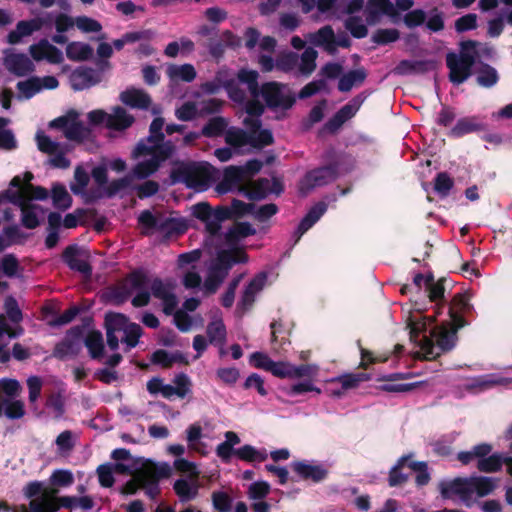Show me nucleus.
I'll use <instances>...</instances> for the list:
<instances>
[{"label": "nucleus", "mask_w": 512, "mask_h": 512, "mask_svg": "<svg viewBox=\"0 0 512 512\" xmlns=\"http://www.w3.org/2000/svg\"><path fill=\"white\" fill-rule=\"evenodd\" d=\"M167 75L172 82H192L196 78V70L191 64L170 65L167 68Z\"/></svg>", "instance_id": "37"}, {"label": "nucleus", "mask_w": 512, "mask_h": 512, "mask_svg": "<svg viewBox=\"0 0 512 512\" xmlns=\"http://www.w3.org/2000/svg\"><path fill=\"white\" fill-rule=\"evenodd\" d=\"M409 456H403L399 459L398 463L391 469L389 475V484L396 486L406 481L407 476L400 472V469L405 465L408 466Z\"/></svg>", "instance_id": "59"}, {"label": "nucleus", "mask_w": 512, "mask_h": 512, "mask_svg": "<svg viewBox=\"0 0 512 512\" xmlns=\"http://www.w3.org/2000/svg\"><path fill=\"white\" fill-rule=\"evenodd\" d=\"M66 56L74 62L89 60L93 56V48L85 42L72 41L65 48Z\"/></svg>", "instance_id": "28"}, {"label": "nucleus", "mask_w": 512, "mask_h": 512, "mask_svg": "<svg viewBox=\"0 0 512 512\" xmlns=\"http://www.w3.org/2000/svg\"><path fill=\"white\" fill-rule=\"evenodd\" d=\"M491 452V447L487 444H480L475 447L471 451L461 452L458 454V460L463 464H469L473 460L479 459V457L487 456Z\"/></svg>", "instance_id": "49"}, {"label": "nucleus", "mask_w": 512, "mask_h": 512, "mask_svg": "<svg viewBox=\"0 0 512 512\" xmlns=\"http://www.w3.org/2000/svg\"><path fill=\"white\" fill-rule=\"evenodd\" d=\"M120 100L131 107L145 109L151 103V99L143 90L129 88L120 94Z\"/></svg>", "instance_id": "29"}, {"label": "nucleus", "mask_w": 512, "mask_h": 512, "mask_svg": "<svg viewBox=\"0 0 512 512\" xmlns=\"http://www.w3.org/2000/svg\"><path fill=\"white\" fill-rule=\"evenodd\" d=\"M36 142L39 150L50 156L48 164L55 168H68L70 161L66 158L68 148L56 141H53L49 136L43 132L36 134Z\"/></svg>", "instance_id": "11"}, {"label": "nucleus", "mask_w": 512, "mask_h": 512, "mask_svg": "<svg viewBox=\"0 0 512 512\" xmlns=\"http://www.w3.org/2000/svg\"><path fill=\"white\" fill-rule=\"evenodd\" d=\"M174 396L184 398L191 392L192 381L190 377L184 373L178 374L173 379Z\"/></svg>", "instance_id": "48"}, {"label": "nucleus", "mask_w": 512, "mask_h": 512, "mask_svg": "<svg viewBox=\"0 0 512 512\" xmlns=\"http://www.w3.org/2000/svg\"><path fill=\"white\" fill-rule=\"evenodd\" d=\"M53 205L59 209H68L71 206L72 199L63 185L55 184L52 188Z\"/></svg>", "instance_id": "46"}, {"label": "nucleus", "mask_w": 512, "mask_h": 512, "mask_svg": "<svg viewBox=\"0 0 512 512\" xmlns=\"http://www.w3.org/2000/svg\"><path fill=\"white\" fill-rule=\"evenodd\" d=\"M475 42L468 41L462 44L459 54L450 53L447 55V66L450 70V80L455 84L463 83L469 76L475 62Z\"/></svg>", "instance_id": "7"}, {"label": "nucleus", "mask_w": 512, "mask_h": 512, "mask_svg": "<svg viewBox=\"0 0 512 512\" xmlns=\"http://www.w3.org/2000/svg\"><path fill=\"white\" fill-rule=\"evenodd\" d=\"M113 472L127 473L130 472L128 465L124 463H117L112 467L102 465L98 468L97 473L99 482L104 487H111L114 483Z\"/></svg>", "instance_id": "39"}, {"label": "nucleus", "mask_w": 512, "mask_h": 512, "mask_svg": "<svg viewBox=\"0 0 512 512\" xmlns=\"http://www.w3.org/2000/svg\"><path fill=\"white\" fill-rule=\"evenodd\" d=\"M163 126V119H154L150 125V135L133 150L132 157L137 160V164L132 170V176L138 179L149 177L173 154L172 143L164 142Z\"/></svg>", "instance_id": "4"}, {"label": "nucleus", "mask_w": 512, "mask_h": 512, "mask_svg": "<svg viewBox=\"0 0 512 512\" xmlns=\"http://www.w3.org/2000/svg\"><path fill=\"white\" fill-rule=\"evenodd\" d=\"M16 333L12 331L7 322L3 319L0 320V361L7 362L10 359L9 351L5 349L11 338L15 337Z\"/></svg>", "instance_id": "44"}, {"label": "nucleus", "mask_w": 512, "mask_h": 512, "mask_svg": "<svg viewBox=\"0 0 512 512\" xmlns=\"http://www.w3.org/2000/svg\"><path fill=\"white\" fill-rule=\"evenodd\" d=\"M476 488H478V497H485L492 493L498 486L496 479L491 477H475Z\"/></svg>", "instance_id": "61"}, {"label": "nucleus", "mask_w": 512, "mask_h": 512, "mask_svg": "<svg viewBox=\"0 0 512 512\" xmlns=\"http://www.w3.org/2000/svg\"><path fill=\"white\" fill-rule=\"evenodd\" d=\"M29 53L38 62L45 60L50 64H60L64 61L62 51L45 39L31 45Z\"/></svg>", "instance_id": "17"}, {"label": "nucleus", "mask_w": 512, "mask_h": 512, "mask_svg": "<svg viewBox=\"0 0 512 512\" xmlns=\"http://www.w3.org/2000/svg\"><path fill=\"white\" fill-rule=\"evenodd\" d=\"M4 66L16 76H24L34 71V64L30 58L21 53L7 52L4 57Z\"/></svg>", "instance_id": "20"}, {"label": "nucleus", "mask_w": 512, "mask_h": 512, "mask_svg": "<svg viewBox=\"0 0 512 512\" xmlns=\"http://www.w3.org/2000/svg\"><path fill=\"white\" fill-rule=\"evenodd\" d=\"M50 480L55 486L67 487L74 482V477L70 470L59 469L52 473Z\"/></svg>", "instance_id": "64"}, {"label": "nucleus", "mask_w": 512, "mask_h": 512, "mask_svg": "<svg viewBox=\"0 0 512 512\" xmlns=\"http://www.w3.org/2000/svg\"><path fill=\"white\" fill-rule=\"evenodd\" d=\"M226 126L227 123L223 118L215 117L210 119L203 127L202 134L208 137L219 136L225 130Z\"/></svg>", "instance_id": "57"}, {"label": "nucleus", "mask_w": 512, "mask_h": 512, "mask_svg": "<svg viewBox=\"0 0 512 512\" xmlns=\"http://www.w3.org/2000/svg\"><path fill=\"white\" fill-rule=\"evenodd\" d=\"M63 257L71 269L80 272L84 276L91 274V267L88 263V254L86 251L70 246L65 250Z\"/></svg>", "instance_id": "21"}, {"label": "nucleus", "mask_w": 512, "mask_h": 512, "mask_svg": "<svg viewBox=\"0 0 512 512\" xmlns=\"http://www.w3.org/2000/svg\"><path fill=\"white\" fill-rule=\"evenodd\" d=\"M233 212L227 208L218 207L212 209L209 204L201 202L191 207V214L204 224L205 230L210 235H215L221 228V223Z\"/></svg>", "instance_id": "9"}, {"label": "nucleus", "mask_w": 512, "mask_h": 512, "mask_svg": "<svg viewBox=\"0 0 512 512\" xmlns=\"http://www.w3.org/2000/svg\"><path fill=\"white\" fill-rule=\"evenodd\" d=\"M134 122V117L126 109L116 106L109 113L108 129L123 131L129 128Z\"/></svg>", "instance_id": "25"}, {"label": "nucleus", "mask_w": 512, "mask_h": 512, "mask_svg": "<svg viewBox=\"0 0 512 512\" xmlns=\"http://www.w3.org/2000/svg\"><path fill=\"white\" fill-rule=\"evenodd\" d=\"M511 381L495 374L482 375L472 379L469 388L476 391H483L497 385L507 386Z\"/></svg>", "instance_id": "36"}, {"label": "nucleus", "mask_w": 512, "mask_h": 512, "mask_svg": "<svg viewBox=\"0 0 512 512\" xmlns=\"http://www.w3.org/2000/svg\"><path fill=\"white\" fill-rule=\"evenodd\" d=\"M75 26L82 33H98L102 30V25L97 20L90 18L88 16H78L76 17Z\"/></svg>", "instance_id": "54"}, {"label": "nucleus", "mask_w": 512, "mask_h": 512, "mask_svg": "<svg viewBox=\"0 0 512 512\" xmlns=\"http://www.w3.org/2000/svg\"><path fill=\"white\" fill-rule=\"evenodd\" d=\"M469 308L468 298L465 295H456L448 310L449 319L441 325H434L439 314L434 311V315L424 316L423 309L415 304V312L409 311L405 319L410 341L414 344L413 355L432 359L452 349L457 341L458 329L466 324L460 313Z\"/></svg>", "instance_id": "2"}, {"label": "nucleus", "mask_w": 512, "mask_h": 512, "mask_svg": "<svg viewBox=\"0 0 512 512\" xmlns=\"http://www.w3.org/2000/svg\"><path fill=\"white\" fill-rule=\"evenodd\" d=\"M299 58L297 54L288 52L280 55L276 62V68L288 72L294 70L298 66Z\"/></svg>", "instance_id": "63"}, {"label": "nucleus", "mask_w": 512, "mask_h": 512, "mask_svg": "<svg viewBox=\"0 0 512 512\" xmlns=\"http://www.w3.org/2000/svg\"><path fill=\"white\" fill-rule=\"evenodd\" d=\"M207 335L212 344H223L226 337V329L220 317H215L207 326Z\"/></svg>", "instance_id": "43"}, {"label": "nucleus", "mask_w": 512, "mask_h": 512, "mask_svg": "<svg viewBox=\"0 0 512 512\" xmlns=\"http://www.w3.org/2000/svg\"><path fill=\"white\" fill-rule=\"evenodd\" d=\"M198 478H181L174 484V490L181 501H190L198 494Z\"/></svg>", "instance_id": "31"}, {"label": "nucleus", "mask_w": 512, "mask_h": 512, "mask_svg": "<svg viewBox=\"0 0 512 512\" xmlns=\"http://www.w3.org/2000/svg\"><path fill=\"white\" fill-rule=\"evenodd\" d=\"M498 81L497 71L491 66H483L477 74V82L483 87H491Z\"/></svg>", "instance_id": "56"}, {"label": "nucleus", "mask_w": 512, "mask_h": 512, "mask_svg": "<svg viewBox=\"0 0 512 512\" xmlns=\"http://www.w3.org/2000/svg\"><path fill=\"white\" fill-rule=\"evenodd\" d=\"M325 211L326 205L322 202L313 206L298 226L297 232L299 233V237L310 229L321 218Z\"/></svg>", "instance_id": "40"}, {"label": "nucleus", "mask_w": 512, "mask_h": 512, "mask_svg": "<svg viewBox=\"0 0 512 512\" xmlns=\"http://www.w3.org/2000/svg\"><path fill=\"white\" fill-rule=\"evenodd\" d=\"M50 127L63 129L66 138L73 141H83L91 134L90 128L78 120V113L74 111L54 119L50 122Z\"/></svg>", "instance_id": "12"}, {"label": "nucleus", "mask_w": 512, "mask_h": 512, "mask_svg": "<svg viewBox=\"0 0 512 512\" xmlns=\"http://www.w3.org/2000/svg\"><path fill=\"white\" fill-rule=\"evenodd\" d=\"M232 212L236 216L252 215L259 221H265L277 212L275 204H266L261 207H256L252 204L244 203L240 200L232 202Z\"/></svg>", "instance_id": "18"}, {"label": "nucleus", "mask_w": 512, "mask_h": 512, "mask_svg": "<svg viewBox=\"0 0 512 512\" xmlns=\"http://www.w3.org/2000/svg\"><path fill=\"white\" fill-rule=\"evenodd\" d=\"M89 182L88 173L81 167L78 166L74 172V181L71 183L70 188L74 194L84 193L86 186Z\"/></svg>", "instance_id": "52"}, {"label": "nucleus", "mask_w": 512, "mask_h": 512, "mask_svg": "<svg viewBox=\"0 0 512 512\" xmlns=\"http://www.w3.org/2000/svg\"><path fill=\"white\" fill-rule=\"evenodd\" d=\"M147 390L151 394H161L164 398H171L174 396L173 385L166 384L160 378H153L147 383Z\"/></svg>", "instance_id": "50"}, {"label": "nucleus", "mask_w": 512, "mask_h": 512, "mask_svg": "<svg viewBox=\"0 0 512 512\" xmlns=\"http://www.w3.org/2000/svg\"><path fill=\"white\" fill-rule=\"evenodd\" d=\"M317 52L313 48H307L298 61V71L302 75H310L316 68Z\"/></svg>", "instance_id": "45"}, {"label": "nucleus", "mask_w": 512, "mask_h": 512, "mask_svg": "<svg viewBox=\"0 0 512 512\" xmlns=\"http://www.w3.org/2000/svg\"><path fill=\"white\" fill-rule=\"evenodd\" d=\"M210 427L211 423L205 421L203 426L200 423H193L186 429V440L192 451L201 455H207L211 451V446L202 441V437H208V434H203V431Z\"/></svg>", "instance_id": "19"}, {"label": "nucleus", "mask_w": 512, "mask_h": 512, "mask_svg": "<svg viewBox=\"0 0 512 512\" xmlns=\"http://www.w3.org/2000/svg\"><path fill=\"white\" fill-rule=\"evenodd\" d=\"M191 226V221L186 218L168 217L162 219V223L160 224V232L169 236L174 234L178 235L187 231V229Z\"/></svg>", "instance_id": "34"}, {"label": "nucleus", "mask_w": 512, "mask_h": 512, "mask_svg": "<svg viewBox=\"0 0 512 512\" xmlns=\"http://www.w3.org/2000/svg\"><path fill=\"white\" fill-rule=\"evenodd\" d=\"M364 78L365 73L362 70L350 71L340 78L338 88L342 92H348L353 86L360 84Z\"/></svg>", "instance_id": "47"}, {"label": "nucleus", "mask_w": 512, "mask_h": 512, "mask_svg": "<svg viewBox=\"0 0 512 512\" xmlns=\"http://www.w3.org/2000/svg\"><path fill=\"white\" fill-rule=\"evenodd\" d=\"M413 283L418 289H424L428 293L430 301L435 303L436 314H441V301L445 291L442 281L435 282L432 275L419 273L414 276Z\"/></svg>", "instance_id": "14"}, {"label": "nucleus", "mask_w": 512, "mask_h": 512, "mask_svg": "<svg viewBox=\"0 0 512 512\" xmlns=\"http://www.w3.org/2000/svg\"><path fill=\"white\" fill-rule=\"evenodd\" d=\"M270 492V485L265 481H256L249 485L247 495L250 500H263Z\"/></svg>", "instance_id": "53"}, {"label": "nucleus", "mask_w": 512, "mask_h": 512, "mask_svg": "<svg viewBox=\"0 0 512 512\" xmlns=\"http://www.w3.org/2000/svg\"><path fill=\"white\" fill-rule=\"evenodd\" d=\"M502 466L501 457L498 455L483 456L479 457L477 467L483 472H494L500 469Z\"/></svg>", "instance_id": "58"}, {"label": "nucleus", "mask_w": 512, "mask_h": 512, "mask_svg": "<svg viewBox=\"0 0 512 512\" xmlns=\"http://www.w3.org/2000/svg\"><path fill=\"white\" fill-rule=\"evenodd\" d=\"M483 129L484 124L479 117H463L459 119L455 126L451 129L450 135L453 137H462L466 134L481 131Z\"/></svg>", "instance_id": "27"}, {"label": "nucleus", "mask_w": 512, "mask_h": 512, "mask_svg": "<svg viewBox=\"0 0 512 512\" xmlns=\"http://www.w3.org/2000/svg\"><path fill=\"white\" fill-rule=\"evenodd\" d=\"M235 456L246 462H263L267 459L268 453L265 449H256L251 445H244L235 450Z\"/></svg>", "instance_id": "41"}, {"label": "nucleus", "mask_w": 512, "mask_h": 512, "mask_svg": "<svg viewBox=\"0 0 512 512\" xmlns=\"http://www.w3.org/2000/svg\"><path fill=\"white\" fill-rule=\"evenodd\" d=\"M79 329L71 330L66 339L56 347V354L59 357H66L78 353L81 348Z\"/></svg>", "instance_id": "35"}, {"label": "nucleus", "mask_w": 512, "mask_h": 512, "mask_svg": "<svg viewBox=\"0 0 512 512\" xmlns=\"http://www.w3.org/2000/svg\"><path fill=\"white\" fill-rule=\"evenodd\" d=\"M57 452L61 456H67L74 447L73 435L70 431H63L56 438Z\"/></svg>", "instance_id": "55"}, {"label": "nucleus", "mask_w": 512, "mask_h": 512, "mask_svg": "<svg viewBox=\"0 0 512 512\" xmlns=\"http://www.w3.org/2000/svg\"><path fill=\"white\" fill-rule=\"evenodd\" d=\"M100 81V74L91 68H79L70 75L71 87L78 91L90 88Z\"/></svg>", "instance_id": "23"}, {"label": "nucleus", "mask_w": 512, "mask_h": 512, "mask_svg": "<svg viewBox=\"0 0 512 512\" xmlns=\"http://www.w3.org/2000/svg\"><path fill=\"white\" fill-rule=\"evenodd\" d=\"M307 39L314 45L324 47L329 52H333L336 48L334 32L330 26H325L317 32L309 34Z\"/></svg>", "instance_id": "32"}, {"label": "nucleus", "mask_w": 512, "mask_h": 512, "mask_svg": "<svg viewBox=\"0 0 512 512\" xmlns=\"http://www.w3.org/2000/svg\"><path fill=\"white\" fill-rule=\"evenodd\" d=\"M266 283V276L264 274L257 275L254 279L251 280L249 285L246 287L239 306L246 310L248 307L252 305L254 302L255 295L260 292Z\"/></svg>", "instance_id": "33"}, {"label": "nucleus", "mask_w": 512, "mask_h": 512, "mask_svg": "<svg viewBox=\"0 0 512 512\" xmlns=\"http://www.w3.org/2000/svg\"><path fill=\"white\" fill-rule=\"evenodd\" d=\"M85 346L87 347L90 356L93 359H99L103 355L104 350V344H103V337L101 332L99 331H90L85 339H84Z\"/></svg>", "instance_id": "42"}, {"label": "nucleus", "mask_w": 512, "mask_h": 512, "mask_svg": "<svg viewBox=\"0 0 512 512\" xmlns=\"http://www.w3.org/2000/svg\"><path fill=\"white\" fill-rule=\"evenodd\" d=\"M408 467L416 473V483L419 486L426 485L430 480L427 465L424 462L408 461Z\"/></svg>", "instance_id": "60"}, {"label": "nucleus", "mask_w": 512, "mask_h": 512, "mask_svg": "<svg viewBox=\"0 0 512 512\" xmlns=\"http://www.w3.org/2000/svg\"><path fill=\"white\" fill-rule=\"evenodd\" d=\"M253 234L255 229L246 222L236 223L227 231L225 246L219 250L216 259L211 263L204 283L208 293H214L217 290L233 265L247 261L248 257L239 244Z\"/></svg>", "instance_id": "3"}, {"label": "nucleus", "mask_w": 512, "mask_h": 512, "mask_svg": "<svg viewBox=\"0 0 512 512\" xmlns=\"http://www.w3.org/2000/svg\"><path fill=\"white\" fill-rule=\"evenodd\" d=\"M212 179L211 168L204 164H196L187 168L184 182L195 191H205Z\"/></svg>", "instance_id": "16"}, {"label": "nucleus", "mask_w": 512, "mask_h": 512, "mask_svg": "<svg viewBox=\"0 0 512 512\" xmlns=\"http://www.w3.org/2000/svg\"><path fill=\"white\" fill-rule=\"evenodd\" d=\"M224 436L225 440L217 445L215 452L223 462H229L231 457L235 456L236 449L234 447L238 445L241 440L234 431H227Z\"/></svg>", "instance_id": "30"}, {"label": "nucleus", "mask_w": 512, "mask_h": 512, "mask_svg": "<svg viewBox=\"0 0 512 512\" xmlns=\"http://www.w3.org/2000/svg\"><path fill=\"white\" fill-rule=\"evenodd\" d=\"M293 470L305 479H312L313 481H321L327 475V470L319 464L309 462H294L292 464Z\"/></svg>", "instance_id": "26"}, {"label": "nucleus", "mask_w": 512, "mask_h": 512, "mask_svg": "<svg viewBox=\"0 0 512 512\" xmlns=\"http://www.w3.org/2000/svg\"><path fill=\"white\" fill-rule=\"evenodd\" d=\"M138 489L144 490L145 494L151 499L158 495V472L155 465L148 464L143 467L125 487L127 493H135Z\"/></svg>", "instance_id": "10"}, {"label": "nucleus", "mask_w": 512, "mask_h": 512, "mask_svg": "<svg viewBox=\"0 0 512 512\" xmlns=\"http://www.w3.org/2000/svg\"><path fill=\"white\" fill-rule=\"evenodd\" d=\"M37 82L38 80L35 77L18 82L17 89L19 91V98L30 99L39 93L40 86H38Z\"/></svg>", "instance_id": "51"}, {"label": "nucleus", "mask_w": 512, "mask_h": 512, "mask_svg": "<svg viewBox=\"0 0 512 512\" xmlns=\"http://www.w3.org/2000/svg\"><path fill=\"white\" fill-rule=\"evenodd\" d=\"M105 324L107 343L112 350L119 347L120 341L126 345L127 350L138 344L142 329L138 324L130 322L125 315L120 313L107 314Z\"/></svg>", "instance_id": "6"}, {"label": "nucleus", "mask_w": 512, "mask_h": 512, "mask_svg": "<svg viewBox=\"0 0 512 512\" xmlns=\"http://www.w3.org/2000/svg\"><path fill=\"white\" fill-rule=\"evenodd\" d=\"M336 178V172L332 167H323L308 172L299 184V191L306 195L316 187L326 185Z\"/></svg>", "instance_id": "15"}, {"label": "nucleus", "mask_w": 512, "mask_h": 512, "mask_svg": "<svg viewBox=\"0 0 512 512\" xmlns=\"http://www.w3.org/2000/svg\"><path fill=\"white\" fill-rule=\"evenodd\" d=\"M258 73L254 70L241 69L238 72V80L247 86L249 98L235 83H223L229 97L240 104H243L245 115L243 124L247 132L231 128L226 132V143L236 149H243L246 146L261 148L273 142L270 130L261 129L259 116L263 113V105L258 101ZM260 94L266 104L272 108L289 109L295 99L290 89L276 82L266 83L261 87Z\"/></svg>", "instance_id": "1"}, {"label": "nucleus", "mask_w": 512, "mask_h": 512, "mask_svg": "<svg viewBox=\"0 0 512 512\" xmlns=\"http://www.w3.org/2000/svg\"><path fill=\"white\" fill-rule=\"evenodd\" d=\"M399 38V32L396 29H379L377 30L372 39L375 43L385 45L395 42Z\"/></svg>", "instance_id": "62"}, {"label": "nucleus", "mask_w": 512, "mask_h": 512, "mask_svg": "<svg viewBox=\"0 0 512 512\" xmlns=\"http://www.w3.org/2000/svg\"><path fill=\"white\" fill-rule=\"evenodd\" d=\"M282 190L277 179H259L249 183L247 196L251 199H262L270 193H280Z\"/></svg>", "instance_id": "24"}, {"label": "nucleus", "mask_w": 512, "mask_h": 512, "mask_svg": "<svg viewBox=\"0 0 512 512\" xmlns=\"http://www.w3.org/2000/svg\"><path fill=\"white\" fill-rule=\"evenodd\" d=\"M55 494V491H45L32 499L29 504L32 512H56L60 506L70 509L77 507V497L65 496L57 499Z\"/></svg>", "instance_id": "13"}, {"label": "nucleus", "mask_w": 512, "mask_h": 512, "mask_svg": "<svg viewBox=\"0 0 512 512\" xmlns=\"http://www.w3.org/2000/svg\"><path fill=\"white\" fill-rule=\"evenodd\" d=\"M46 23L47 20L43 17L18 22L16 28L8 34L9 43H19L23 37L30 36L35 31L40 30Z\"/></svg>", "instance_id": "22"}, {"label": "nucleus", "mask_w": 512, "mask_h": 512, "mask_svg": "<svg viewBox=\"0 0 512 512\" xmlns=\"http://www.w3.org/2000/svg\"><path fill=\"white\" fill-rule=\"evenodd\" d=\"M359 109V105L357 103H349L343 106L336 115L327 123L326 127L328 130L334 132L339 129L343 123L352 118L357 110Z\"/></svg>", "instance_id": "38"}, {"label": "nucleus", "mask_w": 512, "mask_h": 512, "mask_svg": "<svg viewBox=\"0 0 512 512\" xmlns=\"http://www.w3.org/2000/svg\"><path fill=\"white\" fill-rule=\"evenodd\" d=\"M476 478H456L453 480L442 481L440 483V492L444 498L452 499L458 497L465 506L471 507L477 502L478 488H476Z\"/></svg>", "instance_id": "8"}, {"label": "nucleus", "mask_w": 512, "mask_h": 512, "mask_svg": "<svg viewBox=\"0 0 512 512\" xmlns=\"http://www.w3.org/2000/svg\"><path fill=\"white\" fill-rule=\"evenodd\" d=\"M127 285L130 287L131 293L135 294L132 299L133 306H145L150 298L146 290L150 289L153 296L162 302L166 314L175 311L178 301L173 292L174 287L170 282H163L158 278L150 279L142 273H133L127 280Z\"/></svg>", "instance_id": "5"}]
</instances>
